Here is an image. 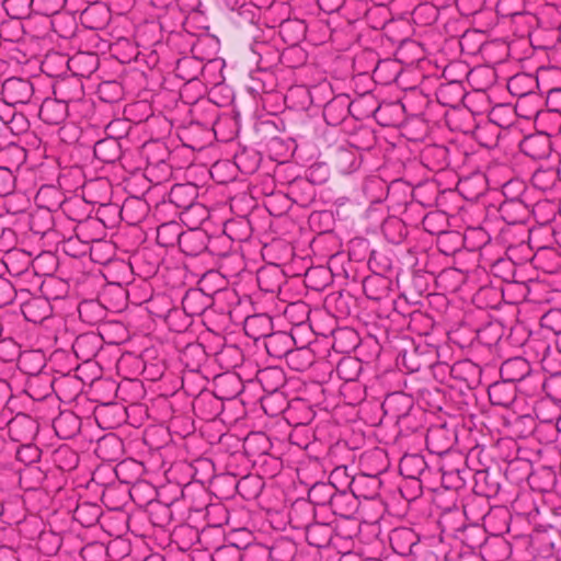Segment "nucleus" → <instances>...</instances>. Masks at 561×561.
<instances>
[{"label": "nucleus", "instance_id": "17", "mask_svg": "<svg viewBox=\"0 0 561 561\" xmlns=\"http://www.w3.org/2000/svg\"><path fill=\"white\" fill-rule=\"evenodd\" d=\"M520 363L519 360H515V362H506L503 364L502 368H501V371L504 373V371H507L508 369H511L512 366H514L515 364H518Z\"/></svg>", "mask_w": 561, "mask_h": 561}, {"label": "nucleus", "instance_id": "19", "mask_svg": "<svg viewBox=\"0 0 561 561\" xmlns=\"http://www.w3.org/2000/svg\"><path fill=\"white\" fill-rule=\"evenodd\" d=\"M556 344H557V347H558L559 352L561 353V332L557 336Z\"/></svg>", "mask_w": 561, "mask_h": 561}, {"label": "nucleus", "instance_id": "16", "mask_svg": "<svg viewBox=\"0 0 561 561\" xmlns=\"http://www.w3.org/2000/svg\"><path fill=\"white\" fill-rule=\"evenodd\" d=\"M68 419L76 421L72 415L60 416L58 420H56L55 427L56 428L60 427L62 425V423L66 422Z\"/></svg>", "mask_w": 561, "mask_h": 561}, {"label": "nucleus", "instance_id": "5", "mask_svg": "<svg viewBox=\"0 0 561 561\" xmlns=\"http://www.w3.org/2000/svg\"><path fill=\"white\" fill-rule=\"evenodd\" d=\"M333 163L336 171L341 174H350L359 167L356 153L347 149H339Z\"/></svg>", "mask_w": 561, "mask_h": 561}, {"label": "nucleus", "instance_id": "14", "mask_svg": "<svg viewBox=\"0 0 561 561\" xmlns=\"http://www.w3.org/2000/svg\"><path fill=\"white\" fill-rule=\"evenodd\" d=\"M430 156H435L442 160L443 163L446 161L447 150L444 147H430L424 151L425 159H428Z\"/></svg>", "mask_w": 561, "mask_h": 561}, {"label": "nucleus", "instance_id": "7", "mask_svg": "<svg viewBox=\"0 0 561 561\" xmlns=\"http://www.w3.org/2000/svg\"><path fill=\"white\" fill-rule=\"evenodd\" d=\"M425 462L419 456H404L400 461V471L408 478L415 479L424 469Z\"/></svg>", "mask_w": 561, "mask_h": 561}, {"label": "nucleus", "instance_id": "21", "mask_svg": "<svg viewBox=\"0 0 561 561\" xmlns=\"http://www.w3.org/2000/svg\"><path fill=\"white\" fill-rule=\"evenodd\" d=\"M289 25H290V24H285V25H283V26H282V32H285V31H286V28H287Z\"/></svg>", "mask_w": 561, "mask_h": 561}, {"label": "nucleus", "instance_id": "4", "mask_svg": "<svg viewBox=\"0 0 561 561\" xmlns=\"http://www.w3.org/2000/svg\"><path fill=\"white\" fill-rule=\"evenodd\" d=\"M67 112V105L57 100H45L39 107V117L47 124L56 125L60 123Z\"/></svg>", "mask_w": 561, "mask_h": 561}, {"label": "nucleus", "instance_id": "13", "mask_svg": "<svg viewBox=\"0 0 561 561\" xmlns=\"http://www.w3.org/2000/svg\"><path fill=\"white\" fill-rule=\"evenodd\" d=\"M289 337L287 335H272L266 342V348L270 353L274 352L275 356H282L283 354L287 353V350H284L283 352H277L273 350L274 345L278 342H288Z\"/></svg>", "mask_w": 561, "mask_h": 561}, {"label": "nucleus", "instance_id": "15", "mask_svg": "<svg viewBox=\"0 0 561 561\" xmlns=\"http://www.w3.org/2000/svg\"><path fill=\"white\" fill-rule=\"evenodd\" d=\"M87 508H89V506H87V505L78 506L75 511V517L82 524L87 523L88 525H91L95 520H98V514H95V516L92 519L84 522L82 519V517H83V513L85 512ZM92 508L95 511V513H98L99 510L96 507H92Z\"/></svg>", "mask_w": 561, "mask_h": 561}, {"label": "nucleus", "instance_id": "2", "mask_svg": "<svg viewBox=\"0 0 561 561\" xmlns=\"http://www.w3.org/2000/svg\"><path fill=\"white\" fill-rule=\"evenodd\" d=\"M2 91L9 102L26 104L33 95V85L28 80L10 78L4 81Z\"/></svg>", "mask_w": 561, "mask_h": 561}, {"label": "nucleus", "instance_id": "20", "mask_svg": "<svg viewBox=\"0 0 561 561\" xmlns=\"http://www.w3.org/2000/svg\"><path fill=\"white\" fill-rule=\"evenodd\" d=\"M183 190V186H175L172 188V195L179 194Z\"/></svg>", "mask_w": 561, "mask_h": 561}, {"label": "nucleus", "instance_id": "6", "mask_svg": "<svg viewBox=\"0 0 561 561\" xmlns=\"http://www.w3.org/2000/svg\"><path fill=\"white\" fill-rule=\"evenodd\" d=\"M93 152L100 161L112 163L119 157V146L115 139H104L95 144Z\"/></svg>", "mask_w": 561, "mask_h": 561}, {"label": "nucleus", "instance_id": "3", "mask_svg": "<svg viewBox=\"0 0 561 561\" xmlns=\"http://www.w3.org/2000/svg\"><path fill=\"white\" fill-rule=\"evenodd\" d=\"M522 150L533 159H545L550 152V140L545 135L526 137L522 142Z\"/></svg>", "mask_w": 561, "mask_h": 561}, {"label": "nucleus", "instance_id": "12", "mask_svg": "<svg viewBox=\"0 0 561 561\" xmlns=\"http://www.w3.org/2000/svg\"><path fill=\"white\" fill-rule=\"evenodd\" d=\"M344 0H318V4L321 10L327 13L337 12L343 4Z\"/></svg>", "mask_w": 561, "mask_h": 561}, {"label": "nucleus", "instance_id": "18", "mask_svg": "<svg viewBox=\"0 0 561 561\" xmlns=\"http://www.w3.org/2000/svg\"><path fill=\"white\" fill-rule=\"evenodd\" d=\"M397 400H404V401H408L407 398H404L403 396H392L391 398L388 399L387 401V405H390L393 401H397Z\"/></svg>", "mask_w": 561, "mask_h": 561}, {"label": "nucleus", "instance_id": "10", "mask_svg": "<svg viewBox=\"0 0 561 561\" xmlns=\"http://www.w3.org/2000/svg\"><path fill=\"white\" fill-rule=\"evenodd\" d=\"M16 457L21 461L33 462L38 459L39 455L36 448H34L30 443H26L18 450Z\"/></svg>", "mask_w": 561, "mask_h": 561}, {"label": "nucleus", "instance_id": "8", "mask_svg": "<svg viewBox=\"0 0 561 561\" xmlns=\"http://www.w3.org/2000/svg\"><path fill=\"white\" fill-rule=\"evenodd\" d=\"M41 306H43L45 308V311L48 308V304L45 300L34 299V300L26 302L22 308V312H23L25 319L28 321H32V322H38L42 319H44L46 317V312H44L43 314H38V316H36L34 313L35 308H38Z\"/></svg>", "mask_w": 561, "mask_h": 561}, {"label": "nucleus", "instance_id": "1", "mask_svg": "<svg viewBox=\"0 0 561 561\" xmlns=\"http://www.w3.org/2000/svg\"><path fill=\"white\" fill-rule=\"evenodd\" d=\"M36 432V422L25 414L16 415L8 423L9 436L12 440L18 443H31L35 437Z\"/></svg>", "mask_w": 561, "mask_h": 561}, {"label": "nucleus", "instance_id": "9", "mask_svg": "<svg viewBox=\"0 0 561 561\" xmlns=\"http://www.w3.org/2000/svg\"><path fill=\"white\" fill-rule=\"evenodd\" d=\"M15 298V290L11 282L0 278V308L10 305Z\"/></svg>", "mask_w": 561, "mask_h": 561}, {"label": "nucleus", "instance_id": "22", "mask_svg": "<svg viewBox=\"0 0 561 561\" xmlns=\"http://www.w3.org/2000/svg\"><path fill=\"white\" fill-rule=\"evenodd\" d=\"M342 366H343V364L339 365V367H337L339 373H341Z\"/></svg>", "mask_w": 561, "mask_h": 561}, {"label": "nucleus", "instance_id": "11", "mask_svg": "<svg viewBox=\"0 0 561 561\" xmlns=\"http://www.w3.org/2000/svg\"><path fill=\"white\" fill-rule=\"evenodd\" d=\"M13 188V176L8 169L0 168V195L9 194Z\"/></svg>", "mask_w": 561, "mask_h": 561}]
</instances>
